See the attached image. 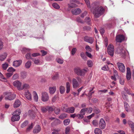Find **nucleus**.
<instances>
[{"instance_id": "34", "label": "nucleus", "mask_w": 134, "mask_h": 134, "mask_svg": "<svg viewBox=\"0 0 134 134\" xmlns=\"http://www.w3.org/2000/svg\"><path fill=\"white\" fill-rule=\"evenodd\" d=\"M0 80L5 82L7 81L6 78L4 77L2 74H0Z\"/></svg>"}, {"instance_id": "39", "label": "nucleus", "mask_w": 134, "mask_h": 134, "mask_svg": "<svg viewBox=\"0 0 134 134\" xmlns=\"http://www.w3.org/2000/svg\"><path fill=\"white\" fill-rule=\"evenodd\" d=\"M52 5L53 7L55 9H59L60 8V6L57 3H53Z\"/></svg>"}, {"instance_id": "14", "label": "nucleus", "mask_w": 134, "mask_h": 134, "mask_svg": "<svg viewBox=\"0 0 134 134\" xmlns=\"http://www.w3.org/2000/svg\"><path fill=\"white\" fill-rule=\"evenodd\" d=\"M81 12V10L79 8L73 9L71 10L72 14L74 15L79 14Z\"/></svg>"}, {"instance_id": "52", "label": "nucleus", "mask_w": 134, "mask_h": 134, "mask_svg": "<svg viewBox=\"0 0 134 134\" xmlns=\"http://www.w3.org/2000/svg\"><path fill=\"white\" fill-rule=\"evenodd\" d=\"M70 128L69 127H66L65 129V133L66 134H69L70 131Z\"/></svg>"}, {"instance_id": "49", "label": "nucleus", "mask_w": 134, "mask_h": 134, "mask_svg": "<svg viewBox=\"0 0 134 134\" xmlns=\"http://www.w3.org/2000/svg\"><path fill=\"white\" fill-rule=\"evenodd\" d=\"M109 69V68L108 66L107 65H105L102 68V69L104 71L108 70Z\"/></svg>"}, {"instance_id": "21", "label": "nucleus", "mask_w": 134, "mask_h": 134, "mask_svg": "<svg viewBox=\"0 0 134 134\" xmlns=\"http://www.w3.org/2000/svg\"><path fill=\"white\" fill-rule=\"evenodd\" d=\"M7 55L6 52H4L1 54L0 55V60L1 61H3L6 58Z\"/></svg>"}, {"instance_id": "27", "label": "nucleus", "mask_w": 134, "mask_h": 134, "mask_svg": "<svg viewBox=\"0 0 134 134\" xmlns=\"http://www.w3.org/2000/svg\"><path fill=\"white\" fill-rule=\"evenodd\" d=\"M127 124L131 128L132 130H134V124L131 121H128L127 122Z\"/></svg>"}, {"instance_id": "16", "label": "nucleus", "mask_w": 134, "mask_h": 134, "mask_svg": "<svg viewBox=\"0 0 134 134\" xmlns=\"http://www.w3.org/2000/svg\"><path fill=\"white\" fill-rule=\"evenodd\" d=\"M25 96L27 99L30 100H31V95L30 92L28 90H27L25 91Z\"/></svg>"}, {"instance_id": "42", "label": "nucleus", "mask_w": 134, "mask_h": 134, "mask_svg": "<svg viewBox=\"0 0 134 134\" xmlns=\"http://www.w3.org/2000/svg\"><path fill=\"white\" fill-rule=\"evenodd\" d=\"M7 71L8 72H10L12 73L15 71V70L12 67L9 68L7 69Z\"/></svg>"}, {"instance_id": "29", "label": "nucleus", "mask_w": 134, "mask_h": 134, "mask_svg": "<svg viewBox=\"0 0 134 134\" xmlns=\"http://www.w3.org/2000/svg\"><path fill=\"white\" fill-rule=\"evenodd\" d=\"M31 61H29L27 62L25 64V67L26 69L29 68L31 65Z\"/></svg>"}, {"instance_id": "1", "label": "nucleus", "mask_w": 134, "mask_h": 134, "mask_svg": "<svg viewBox=\"0 0 134 134\" xmlns=\"http://www.w3.org/2000/svg\"><path fill=\"white\" fill-rule=\"evenodd\" d=\"M84 0L88 8H90L91 11L93 12L96 17H99L103 13V8L101 7H99L97 3H93L90 7L89 0Z\"/></svg>"}, {"instance_id": "48", "label": "nucleus", "mask_w": 134, "mask_h": 134, "mask_svg": "<svg viewBox=\"0 0 134 134\" xmlns=\"http://www.w3.org/2000/svg\"><path fill=\"white\" fill-rule=\"evenodd\" d=\"M19 77L18 74H14L12 77V79L13 80H15L17 79Z\"/></svg>"}, {"instance_id": "18", "label": "nucleus", "mask_w": 134, "mask_h": 134, "mask_svg": "<svg viewBox=\"0 0 134 134\" xmlns=\"http://www.w3.org/2000/svg\"><path fill=\"white\" fill-rule=\"evenodd\" d=\"M75 108L73 107H69L66 109L65 112L69 113L72 114L74 113Z\"/></svg>"}, {"instance_id": "60", "label": "nucleus", "mask_w": 134, "mask_h": 134, "mask_svg": "<svg viewBox=\"0 0 134 134\" xmlns=\"http://www.w3.org/2000/svg\"><path fill=\"white\" fill-rule=\"evenodd\" d=\"M85 48L87 51L90 52H91V48L90 46L88 45L86 46Z\"/></svg>"}, {"instance_id": "5", "label": "nucleus", "mask_w": 134, "mask_h": 134, "mask_svg": "<svg viewBox=\"0 0 134 134\" xmlns=\"http://www.w3.org/2000/svg\"><path fill=\"white\" fill-rule=\"evenodd\" d=\"M114 50V46L111 44H110L108 46L107 49V52L111 56L113 55Z\"/></svg>"}, {"instance_id": "20", "label": "nucleus", "mask_w": 134, "mask_h": 134, "mask_svg": "<svg viewBox=\"0 0 134 134\" xmlns=\"http://www.w3.org/2000/svg\"><path fill=\"white\" fill-rule=\"evenodd\" d=\"M118 52L120 53L121 57L124 58L125 56V51L123 49H118L117 50Z\"/></svg>"}, {"instance_id": "38", "label": "nucleus", "mask_w": 134, "mask_h": 134, "mask_svg": "<svg viewBox=\"0 0 134 134\" xmlns=\"http://www.w3.org/2000/svg\"><path fill=\"white\" fill-rule=\"evenodd\" d=\"M70 120L69 119H67L64 120L63 121V123L64 125H68L70 123Z\"/></svg>"}, {"instance_id": "15", "label": "nucleus", "mask_w": 134, "mask_h": 134, "mask_svg": "<svg viewBox=\"0 0 134 134\" xmlns=\"http://www.w3.org/2000/svg\"><path fill=\"white\" fill-rule=\"evenodd\" d=\"M22 63V60H21L15 61L13 62V65L15 67H17L19 66Z\"/></svg>"}, {"instance_id": "50", "label": "nucleus", "mask_w": 134, "mask_h": 134, "mask_svg": "<svg viewBox=\"0 0 134 134\" xmlns=\"http://www.w3.org/2000/svg\"><path fill=\"white\" fill-rule=\"evenodd\" d=\"M122 95L124 99L126 100H128L127 97L124 93H122Z\"/></svg>"}, {"instance_id": "55", "label": "nucleus", "mask_w": 134, "mask_h": 134, "mask_svg": "<svg viewBox=\"0 0 134 134\" xmlns=\"http://www.w3.org/2000/svg\"><path fill=\"white\" fill-rule=\"evenodd\" d=\"M85 20L86 22L88 24L90 25L91 24V23L90 22V19L89 17H86L85 19Z\"/></svg>"}, {"instance_id": "61", "label": "nucleus", "mask_w": 134, "mask_h": 134, "mask_svg": "<svg viewBox=\"0 0 134 134\" xmlns=\"http://www.w3.org/2000/svg\"><path fill=\"white\" fill-rule=\"evenodd\" d=\"M94 111L96 114L99 113L100 112V110L98 108H95L94 109Z\"/></svg>"}, {"instance_id": "46", "label": "nucleus", "mask_w": 134, "mask_h": 134, "mask_svg": "<svg viewBox=\"0 0 134 134\" xmlns=\"http://www.w3.org/2000/svg\"><path fill=\"white\" fill-rule=\"evenodd\" d=\"M80 56L82 58L85 60H87V57L83 52H81L80 54Z\"/></svg>"}, {"instance_id": "11", "label": "nucleus", "mask_w": 134, "mask_h": 134, "mask_svg": "<svg viewBox=\"0 0 134 134\" xmlns=\"http://www.w3.org/2000/svg\"><path fill=\"white\" fill-rule=\"evenodd\" d=\"M84 41L88 43L91 44L93 43L94 41V39L92 37L86 36L84 38Z\"/></svg>"}, {"instance_id": "3", "label": "nucleus", "mask_w": 134, "mask_h": 134, "mask_svg": "<svg viewBox=\"0 0 134 134\" xmlns=\"http://www.w3.org/2000/svg\"><path fill=\"white\" fill-rule=\"evenodd\" d=\"M70 3L68 5V7L71 8L77 7V5L75 3L79 4L80 3L79 1L76 0H70Z\"/></svg>"}, {"instance_id": "62", "label": "nucleus", "mask_w": 134, "mask_h": 134, "mask_svg": "<svg viewBox=\"0 0 134 134\" xmlns=\"http://www.w3.org/2000/svg\"><path fill=\"white\" fill-rule=\"evenodd\" d=\"M58 77V74H56L54 75L52 77V79L53 80H55L57 79Z\"/></svg>"}, {"instance_id": "2", "label": "nucleus", "mask_w": 134, "mask_h": 134, "mask_svg": "<svg viewBox=\"0 0 134 134\" xmlns=\"http://www.w3.org/2000/svg\"><path fill=\"white\" fill-rule=\"evenodd\" d=\"M6 100H12L14 99L16 97V94L12 93L10 92H5L3 93Z\"/></svg>"}, {"instance_id": "47", "label": "nucleus", "mask_w": 134, "mask_h": 134, "mask_svg": "<svg viewBox=\"0 0 134 134\" xmlns=\"http://www.w3.org/2000/svg\"><path fill=\"white\" fill-rule=\"evenodd\" d=\"M54 123L56 125L58 124L61 123V121L58 119H55Z\"/></svg>"}, {"instance_id": "6", "label": "nucleus", "mask_w": 134, "mask_h": 134, "mask_svg": "<svg viewBox=\"0 0 134 134\" xmlns=\"http://www.w3.org/2000/svg\"><path fill=\"white\" fill-rule=\"evenodd\" d=\"M117 66L119 70L122 72H124L125 71V68L123 64L118 62L117 63Z\"/></svg>"}, {"instance_id": "13", "label": "nucleus", "mask_w": 134, "mask_h": 134, "mask_svg": "<svg viewBox=\"0 0 134 134\" xmlns=\"http://www.w3.org/2000/svg\"><path fill=\"white\" fill-rule=\"evenodd\" d=\"M127 73L126 75V78L127 80H129L131 77V74L130 68L127 67L126 68Z\"/></svg>"}, {"instance_id": "7", "label": "nucleus", "mask_w": 134, "mask_h": 134, "mask_svg": "<svg viewBox=\"0 0 134 134\" xmlns=\"http://www.w3.org/2000/svg\"><path fill=\"white\" fill-rule=\"evenodd\" d=\"M41 99L43 102H46L49 99L48 95L47 93L45 92H43L42 93Z\"/></svg>"}, {"instance_id": "17", "label": "nucleus", "mask_w": 134, "mask_h": 134, "mask_svg": "<svg viewBox=\"0 0 134 134\" xmlns=\"http://www.w3.org/2000/svg\"><path fill=\"white\" fill-rule=\"evenodd\" d=\"M13 116L11 118V121L13 122H14L16 121H18L20 118V116L18 115H15L13 114Z\"/></svg>"}, {"instance_id": "37", "label": "nucleus", "mask_w": 134, "mask_h": 134, "mask_svg": "<svg viewBox=\"0 0 134 134\" xmlns=\"http://www.w3.org/2000/svg\"><path fill=\"white\" fill-rule=\"evenodd\" d=\"M21 111L19 109H18L16 110L12 114H14L15 115H19L21 113Z\"/></svg>"}, {"instance_id": "44", "label": "nucleus", "mask_w": 134, "mask_h": 134, "mask_svg": "<svg viewBox=\"0 0 134 134\" xmlns=\"http://www.w3.org/2000/svg\"><path fill=\"white\" fill-rule=\"evenodd\" d=\"M92 123L94 126L95 127L97 126L98 125V121L96 120H94L93 121Z\"/></svg>"}, {"instance_id": "22", "label": "nucleus", "mask_w": 134, "mask_h": 134, "mask_svg": "<svg viewBox=\"0 0 134 134\" xmlns=\"http://www.w3.org/2000/svg\"><path fill=\"white\" fill-rule=\"evenodd\" d=\"M88 70V69L87 68L84 69L82 70L81 69V71H80L79 75L81 76H84L86 73L87 71Z\"/></svg>"}, {"instance_id": "40", "label": "nucleus", "mask_w": 134, "mask_h": 134, "mask_svg": "<svg viewBox=\"0 0 134 134\" xmlns=\"http://www.w3.org/2000/svg\"><path fill=\"white\" fill-rule=\"evenodd\" d=\"M28 122L27 121H25L21 124V127L22 128H24L28 124Z\"/></svg>"}, {"instance_id": "33", "label": "nucleus", "mask_w": 134, "mask_h": 134, "mask_svg": "<svg viewBox=\"0 0 134 134\" xmlns=\"http://www.w3.org/2000/svg\"><path fill=\"white\" fill-rule=\"evenodd\" d=\"M67 114L65 113H63L61 114L59 116V118L62 119H63L66 117Z\"/></svg>"}, {"instance_id": "25", "label": "nucleus", "mask_w": 134, "mask_h": 134, "mask_svg": "<svg viewBox=\"0 0 134 134\" xmlns=\"http://www.w3.org/2000/svg\"><path fill=\"white\" fill-rule=\"evenodd\" d=\"M30 87L29 85L28 84L26 83H24L22 85V86L21 88V91L23 90L24 89H29Z\"/></svg>"}, {"instance_id": "24", "label": "nucleus", "mask_w": 134, "mask_h": 134, "mask_svg": "<svg viewBox=\"0 0 134 134\" xmlns=\"http://www.w3.org/2000/svg\"><path fill=\"white\" fill-rule=\"evenodd\" d=\"M49 92L51 94H54L56 91V87L53 86L49 87Z\"/></svg>"}, {"instance_id": "45", "label": "nucleus", "mask_w": 134, "mask_h": 134, "mask_svg": "<svg viewBox=\"0 0 134 134\" xmlns=\"http://www.w3.org/2000/svg\"><path fill=\"white\" fill-rule=\"evenodd\" d=\"M86 108L87 109L86 111H87V113H90L92 112L93 111V108L91 107H90L88 108Z\"/></svg>"}, {"instance_id": "58", "label": "nucleus", "mask_w": 134, "mask_h": 134, "mask_svg": "<svg viewBox=\"0 0 134 134\" xmlns=\"http://www.w3.org/2000/svg\"><path fill=\"white\" fill-rule=\"evenodd\" d=\"M76 117H79L78 114L75 113L73 114H71L70 115V117L73 118H74Z\"/></svg>"}, {"instance_id": "43", "label": "nucleus", "mask_w": 134, "mask_h": 134, "mask_svg": "<svg viewBox=\"0 0 134 134\" xmlns=\"http://www.w3.org/2000/svg\"><path fill=\"white\" fill-rule=\"evenodd\" d=\"M33 127V126L32 125V123L28 127H27L26 129V132H29L31 130Z\"/></svg>"}, {"instance_id": "51", "label": "nucleus", "mask_w": 134, "mask_h": 134, "mask_svg": "<svg viewBox=\"0 0 134 134\" xmlns=\"http://www.w3.org/2000/svg\"><path fill=\"white\" fill-rule=\"evenodd\" d=\"M60 111V110L59 108H55L54 109V111L57 114H58Z\"/></svg>"}, {"instance_id": "56", "label": "nucleus", "mask_w": 134, "mask_h": 134, "mask_svg": "<svg viewBox=\"0 0 134 134\" xmlns=\"http://www.w3.org/2000/svg\"><path fill=\"white\" fill-rule=\"evenodd\" d=\"M3 46V43L2 40L0 38V50L2 49Z\"/></svg>"}, {"instance_id": "32", "label": "nucleus", "mask_w": 134, "mask_h": 134, "mask_svg": "<svg viewBox=\"0 0 134 134\" xmlns=\"http://www.w3.org/2000/svg\"><path fill=\"white\" fill-rule=\"evenodd\" d=\"M81 69L80 68H76L74 69V71L77 75H79Z\"/></svg>"}, {"instance_id": "64", "label": "nucleus", "mask_w": 134, "mask_h": 134, "mask_svg": "<svg viewBox=\"0 0 134 134\" xmlns=\"http://www.w3.org/2000/svg\"><path fill=\"white\" fill-rule=\"evenodd\" d=\"M13 73H6V75L7 77L8 78H9L11 77L13 75Z\"/></svg>"}, {"instance_id": "53", "label": "nucleus", "mask_w": 134, "mask_h": 134, "mask_svg": "<svg viewBox=\"0 0 134 134\" xmlns=\"http://www.w3.org/2000/svg\"><path fill=\"white\" fill-rule=\"evenodd\" d=\"M41 111L43 113H45L47 111V108L46 107H41Z\"/></svg>"}, {"instance_id": "28", "label": "nucleus", "mask_w": 134, "mask_h": 134, "mask_svg": "<svg viewBox=\"0 0 134 134\" xmlns=\"http://www.w3.org/2000/svg\"><path fill=\"white\" fill-rule=\"evenodd\" d=\"M94 132L95 134H102V133L101 130L98 128H96L95 129Z\"/></svg>"}, {"instance_id": "4", "label": "nucleus", "mask_w": 134, "mask_h": 134, "mask_svg": "<svg viewBox=\"0 0 134 134\" xmlns=\"http://www.w3.org/2000/svg\"><path fill=\"white\" fill-rule=\"evenodd\" d=\"M13 86L16 87L17 90L19 91H21V88L22 86V83L20 81L17 80L13 82Z\"/></svg>"}, {"instance_id": "9", "label": "nucleus", "mask_w": 134, "mask_h": 134, "mask_svg": "<svg viewBox=\"0 0 134 134\" xmlns=\"http://www.w3.org/2000/svg\"><path fill=\"white\" fill-rule=\"evenodd\" d=\"M106 126V123L104 120L103 118H101L99 121V127L101 129H104L105 128Z\"/></svg>"}, {"instance_id": "59", "label": "nucleus", "mask_w": 134, "mask_h": 134, "mask_svg": "<svg viewBox=\"0 0 134 134\" xmlns=\"http://www.w3.org/2000/svg\"><path fill=\"white\" fill-rule=\"evenodd\" d=\"M76 48H73L71 51V54L72 55H74L75 54V53L76 51Z\"/></svg>"}, {"instance_id": "36", "label": "nucleus", "mask_w": 134, "mask_h": 134, "mask_svg": "<svg viewBox=\"0 0 134 134\" xmlns=\"http://www.w3.org/2000/svg\"><path fill=\"white\" fill-rule=\"evenodd\" d=\"M59 90L61 94H62L65 91L64 87L62 86H60L59 88Z\"/></svg>"}, {"instance_id": "12", "label": "nucleus", "mask_w": 134, "mask_h": 134, "mask_svg": "<svg viewBox=\"0 0 134 134\" xmlns=\"http://www.w3.org/2000/svg\"><path fill=\"white\" fill-rule=\"evenodd\" d=\"M72 85L74 88H76L79 86V83L74 78L72 80Z\"/></svg>"}, {"instance_id": "41", "label": "nucleus", "mask_w": 134, "mask_h": 134, "mask_svg": "<svg viewBox=\"0 0 134 134\" xmlns=\"http://www.w3.org/2000/svg\"><path fill=\"white\" fill-rule=\"evenodd\" d=\"M8 66V64L6 63H5L4 64H2V68L4 70H6Z\"/></svg>"}, {"instance_id": "23", "label": "nucleus", "mask_w": 134, "mask_h": 134, "mask_svg": "<svg viewBox=\"0 0 134 134\" xmlns=\"http://www.w3.org/2000/svg\"><path fill=\"white\" fill-rule=\"evenodd\" d=\"M20 104L21 102L19 100H16L14 104V108H17L19 107Z\"/></svg>"}, {"instance_id": "30", "label": "nucleus", "mask_w": 134, "mask_h": 134, "mask_svg": "<svg viewBox=\"0 0 134 134\" xmlns=\"http://www.w3.org/2000/svg\"><path fill=\"white\" fill-rule=\"evenodd\" d=\"M66 92L68 93L69 92L70 90V83L69 82H67L66 83Z\"/></svg>"}, {"instance_id": "63", "label": "nucleus", "mask_w": 134, "mask_h": 134, "mask_svg": "<svg viewBox=\"0 0 134 134\" xmlns=\"http://www.w3.org/2000/svg\"><path fill=\"white\" fill-rule=\"evenodd\" d=\"M25 57L27 59H31V57L30 53H27L25 55Z\"/></svg>"}, {"instance_id": "31", "label": "nucleus", "mask_w": 134, "mask_h": 134, "mask_svg": "<svg viewBox=\"0 0 134 134\" xmlns=\"http://www.w3.org/2000/svg\"><path fill=\"white\" fill-rule=\"evenodd\" d=\"M93 63L92 61L91 60H88L87 62V65L89 67H92L93 65Z\"/></svg>"}, {"instance_id": "19", "label": "nucleus", "mask_w": 134, "mask_h": 134, "mask_svg": "<svg viewBox=\"0 0 134 134\" xmlns=\"http://www.w3.org/2000/svg\"><path fill=\"white\" fill-rule=\"evenodd\" d=\"M41 130V127L39 125L36 126L33 130L34 133H37L39 132Z\"/></svg>"}, {"instance_id": "35", "label": "nucleus", "mask_w": 134, "mask_h": 134, "mask_svg": "<svg viewBox=\"0 0 134 134\" xmlns=\"http://www.w3.org/2000/svg\"><path fill=\"white\" fill-rule=\"evenodd\" d=\"M124 107L126 111H128L129 110V106L127 103L125 102H124Z\"/></svg>"}, {"instance_id": "10", "label": "nucleus", "mask_w": 134, "mask_h": 134, "mask_svg": "<svg viewBox=\"0 0 134 134\" xmlns=\"http://www.w3.org/2000/svg\"><path fill=\"white\" fill-rule=\"evenodd\" d=\"M125 37L123 35H117L116 37V41L118 42H121L124 40Z\"/></svg>"}, {"instance_id": "54", "label": "nucleus", "mask_w": 134, "mask_h": 134, "mask_svg": "<svg viewBox=\"0 0 134 134\" xmlns=\"http://www.w3.org/2000/svg\"><path fill=\"white\" fill-rule=\"evenodd\" d=\"M56 60L58 63L60 64H62L63 63V60L60 58L57 59Z\"/></svg>"}, {"instance_id": "26", "label": "nucleus", "mask_w": 134, "mask_h": 134, "mask_svg": "<svg viewBox=\"0 0 134 134\" xmlns=\"http://www.w3.org/2000/svg\"><path fill=\"white\" fill-rule=\"evenodd\" d=\"M34 93V101L36 102H37L38 100V96L37 93L35 91L33 92Z\"/></svg>"}, {"instance_id": "8", "label": "nucleus", "mask_w": 134, "mask_h": 134, "mask_svg": "<svg viewBox=\"0 0 134 134\" xmlns=\"http://www.w3.org/2000/svg\"><path fill=\"white\" fill-rule=\"evenodd\" d=\"M86 108H84L81 109L80 111V114H78V118L79 119H82L84 117V115L85 114V112L87 110Z\"/></svg>"}, {"instance_id": "57", "label": "nucleus", "mask_w": 134, "mask_h": 134, "mask_svg": "<svg viewBox=\"0 0 134 134\" xmlns=\"http://www.w3.org/2000/svg\"><path fill=\"white\" fill-rule=\"evenodd\" d=\"M67 107V105H63L62 107V110L65 112V110L67 109L66 108Z\"/></svg>"}]
</instances>
